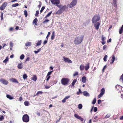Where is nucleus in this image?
<instances>
[{"label": "nucleus", "instance_id": "obj_20", "mask_svg": "<svg viewBox=\"0 0 123 123\" xmlns=\"http://www.w3.org/2000/svg\"><path fill=\"white\" fill-rule=\"evenodd\" d=\"M90 64L88 63L87 64V65L85 67V69L86 71H87L90 68L89 66Z\"/></svg>", "mask_w": 123, "mask_h": 123}, {"label": "nucleus", "instance_id": "obj_61", "mask_svg": "<svg viewBox=\"0 0 123 123\" xmlns=\"http://www.w3.org/2000/svg\"><path fill=\"white\" fill-rule=\"evenodd\" d=\"M107 46L106 45H104L103 47V49L104 50H105Z\"/></svg>", "mask_w": 123, "mask_h": 123}, {"label": "nucleus", "instance_id": "obj_33", "mask_svg": "<svg viewBox=\"0 0 123 123\" xmlns=\"http://www.w3.org/2000/svg\"><path fill=\"white\" fill-rule=\"evenodd\" d=\"M37 79V76L36 75H34L32 78V80H34V81H36Z\"/></svg>", "mask_w": 123, "mask_h": 123}, {"label": "nucleus", "instance_id": "obj_29", "mask_svg": "<svg viewBox=\"0 0 123 123\" xmlns=\"http://www.w3.org/2000/svg\"><path fill=\"white\" fill-rule=\"evenodd\" d=\"M42 41L41 40H40L39 41H38L37 43H36V45L37 46H39L40 45Z\"/></svg>", "mask_w": 123, "mask_h": 123}, {"label": "nucleus", "instance_id": "obj_11", "mask_svg": "<svg viewBox=\"0 0 123 123\" xmlns=\"http://www.w3.org/2000/svg\"><path fill=\"white\" fill-rule=\"evenodd\" d=\"M74 116L80 120L82 121L83 120V119L80 116L78 115L77 114H75L74 115Z\"/></svg>", "mask_w": 123, "mask_h": 123}, {"label": "nucleus", "instance_id": "obj_43", "mask_svg": "<svg viewBox=\"0 0 123 123\" xmlns=\"http://www.w3.org/2000/svg\"><path fill=\"white\" fill-rule=\"evenodd\" d=\"M119 80L120 81L122 80L123 82V74L121 76L120 78L119 79Z\"/></svg>", "mask_w": 123, "mask_h": 123}, {"label": "nucleus", "instance_id": "obj_13", "mask_svg": "<svg viewBox=\"0 0 123 123\" xmlns=\"http://www.w3.org/2000/svg\"><path fill=\"white\" fill-rule=\"evenodd\" d=\"M100 25V23L99 22H97L94 24V25L96 29L98 30Z\"/></svg>", "mask_w": 123, "mask_h": 123}, {"label": "nucleus", "instance_id": "obj_22", "mask_svg": "<svg viewBox=\"0 0 123 123\" xmlns=\"http://www.w3.org/2000/svg\"><path fill=\"white\" fill-rule=\"evenodd\" d=\"M6 96L7 98H9L11 100L13 99V98L10 95L8 94L6 95Z\"/></svg>", "mask_w": 123, "mask_h": 123}, {"label": "nucleus", "instance_id": "obj_47", "mask_svg": "<svg viewBox=\"0 0 123 123\" xmlns=\"http://www.w3.org/2000/svg\"><path fill=\"white\" fill-rule=\"evenodd\" d=\"M78 75V73L77 72H75L73 76H77Z\"/></svg>", "mask_w": 123, "mask_h": 123}, {"label": "nucleus", "instance_id": "obj_40", "mask_svg": "<svg viewBox=\"0 0 123 123\" xmlns=\"http://www.w3.org/2000/svg\"><path fill=\"white\" fill-rule=\"evenodd\" d=\"M41 49V48L38 49L37 51L35 50L34 51V52L36 54L37 53L39 52L40 51Z\"/></svg>", "mask_w": 123, "mask_h": 123}, {"label": "nucleus", "instance_id": "obj_36", "mask_svg": "<svg viewBox=\"0 0 123 123\" xmlns=\"http://www.w3.org/2000/svg\"><path fill=\"white\" fill-rule=\"evenodd\" d=\"M18 67L19 69H21L22 68V65L21 64H19L18 66Z\"/></svg>", "mask_w": 123, "mask_h": 123}, {"label": "nucleus", "instance_id": "obj_16", "mask_svg": "<svg viewBox=\"0 0 123 123\" xmlns=\"http://www.w3.org/2000/svg\"><path fill=\"white\" fill-rule=\"evenodd\" d=\"M115 59V56L114 55H112V59H111V64H112L114 62V61Z\"/></svg>", "mask_w": 123, "mask_h": 123}, {"label": "nucleus", "instance_id": "obj_51", "mask_svg": "<svg viewBox=\"0 0 123 123\" xmlns=\"http://www.w3.org/2000/svg\"><path fill=\"white\" fill-rule=\"evenodd\" d=\"M39 5L38 6V8H40L42 5V3L41 1H39Z\"/></svg>", "mask_w": 123, "mask_h": 123}, {"label": "nucleus", "instance_id": "obj_38", "mask_svg": "<svg viewBox=\"0 0 123 123\" xmlns=\"http://www.w3.org/2000/svg\"><path fill=\"white\" fill-rule=\"evenodd\" d=\"M25 105L26 106H28L29 105V103L28 101H25L24 102Z\"/></svg>", "mask_w": 123, "mask_h": 123}, {"label": "nucleus", "instance_id": "obj_37", "mask_svg": "<svg viewBox=\"0 0 123 123\" xmlns=\"http://www.w3.org/2000/svg\"><path fill=\"white\" fill-rule=\"evenodd\" d=\"M24 13L25 17H26L28 15L27 12V11L25 10L24 11Z\"/></svg>", "mask_w": 123, "mask_h": 123}, {"label": "nucleus", "instance_id": "obj_41", "mask_svg": "<svg viewBox=\"0 0 123 123\" xmlns=\"http://www.w3.org/2000/svg\"><path fill=\"white\" fill-rule=\"evenodd\" d=\"M27 77V75L25 74H24L23 75V78L24 79H26Z\"/></svg>", "mask_w": 123, "mask_h": 123}, {"label": "nucleus", "instance_id": "obj_5", "mask_svg": "<svg viewBox=\"0 0 123 123\" xmlns=\"http://www.w3.org/2000/svg\"><path fill=\"white\" fill-rule=\"evenodd\" d=\"M77 0H73L72 2L69 5V7L71 8L74 7L76 4Z\"/></svg>", "mask_w": 123, "mask_h": 123}, {"label": "nucleus", "instance_id": "obj_44", "mask_svg": "<svg viewBox=\"0 0 123 123\" xmlns=\"http://www.w3.org/2000/svg\"><path fill=\"white\" fill-rule=\"evenodd\" d=\"M79 91L77 92V95H79L80 93H82V92L81 91L80 89H79Z\"/></svg>", "mask_w": 123, "mask_h": 123}, {"label": "nucleus", "instance_id": "obj_48", "mask_svg": "<svg viewBox=\"0 0 123 123\" xmlns=\"http://www.w3.org/2000/svg\"><path fill=\"white\" fill-rule=\"evenodd\" d=\"M45 8V7L44 6H43L42 7V8L40 11V12L41 13L43 11L44 9Z\"/></svg>", "mask_w": 123, "mask_h": 123}, {"label": "nucleus", "instance_id": "obj_59", "mask_svg": "<svg viewBox=\"0 0 123 123\" xmlns=\"http://www.w3.org/2000/svg\"><path fill=\"white\" fill-rule=\"evenodd\" d=\"M50 34V32H49L48 33V35L46 37V39H47V40L48 39V37H49V35Z\"/></svg>", "mask_w": 123, "mask_h": 123}, {"label": "nucleus", "instance_id": "obj_52", "mask_svg": "<svg viewBox=\"0 0 123 123\" xmlns=\"http://www.w3.org/2000/svg\"><path fill=\"white\" fill-rule=\"evenodd\" d=\"M103 94H101V93H100V94L98 95V98H100L103 95Z\"/></svg>", "mask_w": 123, "mask_h": 123}, {"label": "nucleus", "instance_id": "obj_45", "mask_svg": "<svg viewBox=\"0 0 123 123\" xmlns=\"http://www.w3.org/2000/svg\"><path fill=\"white\" fill-rule=\"evenodd\" d=\"M96 98H95L93 100L92 103L93 104H94L96 102Z\"/></svg>", "mask_w": 123, "mask_h": 123}, {"label": "nucleus", "instance_id": "obj_10", "mask_svg": "<svg viewBox=\"0 0 123 123\" xmlns=\"http://www.w3.org/2000/svg\"><path fill=\"white\" fill-rule=\"evenodd\" d=\"M0 81L2 83L5 85H7L8 83V82L7 81L2 78L0 79Z\"/></svg>", "mask_w": 123, "mask_h": 123}, {"label": "nucleus", "instance_id": "obj_50", "mask_svg": "<svg viewBox=\"0 0 123 123\" xmlns=\"http://www.w3.org/2000/svg\"><path fill=\"white\" fill-rule=\"evenodd\" d=\"M106 39V38L105 37H104L103 36V35L102 37V38H101V40L102 41H104Z\"/></svg>", "mask_w": 123, "mask_h": 123}, {"label": "nucleus", "instance_id": "obj_62", "mask_svg": "<svg viewBox=\"0 0 123 123\" xmlns=\"http://www.w3.org/2000/svg\"><path fill=\"white\" fill-rule=\"evenodd\" d=\"M97 111V107H95L94 109V111L95 112H96Z\"/></svg>", "mask_w": 123, "mask_h": 123}, {"label": "nucleus", "instance_id": "obj_7", "mask_svg": "<svg viewBox=\"0 0 123 123\" xmlns=\"http://www.w3.org/2000/svg\"><path fill=\"white\" fill-rule=\"evenodd\" d=\"M50 1L53 4L56 5L59 4L60 3V0H51Z\"/></svg>", "mask_w": 123, "mask_h": 123}, {"label": "nucleus", "instance_id": "obj_18", "mask_svg": "<svg viewBox=\"0 0 123 123\" xmlns=\"http://www.w3.org/2000/svg\"><path fill=\"white\" fill-rule=\"evenodd\" d=\"M81 80L82 82L83 83H85L86 82V77L84 76L83 77Z\"/></svg>", "mask_w": 123, "mask_h": 123}, {"label": "nucleus", "instance_id": "obj_6", "mask_svg": "<svg viewBox=\"0 0 123 123\" xmlns=\"http://www.w3.org/2000/svg\"><path fill=\"white\" fill-rule=\"evenodd\" d=\"M77 0H73L72 2L69 5V7L71 8L74 7L76 4Z\"/></svg>", "mask_w": 123, "mask_h": 123}, {"label": "nucleus", "instance_id": "obj_54", "mask_svg": "<svg viewBox=\"0 0 123 123\" xmlns=\"http://www.w3.org/2000/svg\"><path fill=\"white\" fill-rule=\"evenodd\" d=\"M3 12L1 14L0 17L1 20H3Z\"/></svg>", "mask_w": 123, "mask_h": 123}, {"label": "nucleus", "instance_id": "obj_32", "mask_svg": "<svg viewBox=\"0 0 123 123\" xmlns=\"http://www.w3.org/2000/svg\"><path fill=\"white\" fill-rule=\"evenodd\" d=\"M31 44V43L30 42H28L25 43V46H29Z\"/></svg>", "mask_w": 123, "mask_h": 123}, {"label": "nucleus", "instance_id": "obj_49", "mask_svg": "<svg viewBox=\"0 0 123 123\" xmlns=\"http://www.w3.org/2000/svg\"><path fill=\"white\" fill-rule=\"evenodd\" d=\"M8 58L7 57L3 61V62L4 63L7 62L8 61Z\"/></svg>", "mask_w": 123, "mask_h": 123}, {"label": "nucleus", "instance_id": "obj_15", "mask_svg": "<svg viewBox=\"0 0 123 123\" xmlns=\"http://www.w3.org/2000/svg\"><path fill=\"white\" fill-rule=\"evenodd\" d=\"M57 82V81L56 80H51L49 84L52 85L56 84Z\"/></svg>", "mask_w": 123, "mask_h": 123}, {"label": "nucleus", "instance_id": "obj_27", "mask_svg": "<svg viewBox=\"0 0 123 123\" xmlns=\"http://www.w3.org/2000/svg\"><path fill=\"white\" fill-rule=\"evenodd\" d=\"M77 81V79H74L72 83V86H74V84Z\"/></svg>", "mask_w": 123, "mask_h": 123}, {"label": "nucleus", "instance_id": "obj_31", "mask_svg": "<svg viewBox=\"0 0 123 123\" xmlns=\"http://www.w3.org/2000/svg\"><path fill=\"white\" fill-rule=\"evenodd\" d=\"M55 37V32L53 31L52 33V35L51 36V39L53 40L54 39Z\"/></svg>", "mask_w": 123, "mask_h": 123}, {"label": "nucleus", "instance_id": "obj_14", "mask_svg": "<svg viewBox=\"0 0 123 123\" xmlns=\"http://www.w3.org/2000/svg\"><path fill=\"white\" fill-rule=\"evenodd\" d=\"M37 18H35L33 20L32 23L33 24H35V25L37 26Z\"/></svg>", "mask_w": 123, "mask_h": 123}, {"label": "nucleus", "instance_id": "obj_8", "mask_svg": "<svg viewBox=\"0 0 123 123\" xmlns=\"http://www.w3.org/2000/svg\"><path fill=\"white\" fill-rule=\"evenodd\" d=\"M7 3L6 2H5L3 3L0 7V9L1 10H3L6 6Z\"/></svg>", "mask_w": 123, "mask_h": 123}, {"label": "nucleus", "instance_id": "obj_53", "mask_svg": "<svg viewBox=\"0 0 123 123\" xmlns=\"http://www.w3.org/2000/svg\"><path fill=\"white\" fill-rule=\"evenodd\" d=\"M53 71H51L49 72L47 74V76H49L52 73V72H53Z\"/></svg>", "mask_w": 123, "mask_h": 123}, {"label": "nucleus", "instance_id": "obj_2", "mask_svg": "<svg viewBox=\"0 0 123 123\" xmlns=\"http://www.w3.org/2000/svg\"><path fill=\"white\" fill-rule=\"evenodd\" d=\"M69 81V79L68 78H63L62 79L61 82L63 85L66 86L68 84Z\"/></svg>", "mask_w": 123, "mask_h": 123}, {"label": "nucleus", "instance_id": "obj_34", "mask_svg": "<svg viewBox=\"0 0 123 123\" xmlns=\"http://www.w3.org/2000/svg\"><path fill=\"white\" fill-rule=\"evenodd\" d=\"M43 92L41 91H39L37 92L36 95L38 96L39 94H42L43 93Z\"/></svg>", "mask_w": 123, "mask_h": 123}, {"label": "nucleus", "instance_id": "obj_12", "mask_svg": "<svg viewBox=\"0 0 123 123\" xmlns=\"http://www.w3.org/2000/svg\"><path fill=\"white\" fill-rule=\"evenodd\" d=\"M117 90L119 92L122 89V86L118 85H117L115 86Z\"/></svg>", "mask_w": 123, "mask_h": 123}, {"label": "nucleus", "instance_id": "obj_25", "mask_svg": "<svg viewBox=\"0 0 123 123\" xmlns=\"http://www.w3.org/2000/svg\"><path fill=\"white\" fill-rule=\"evenodd\" d=\"M105 92V90L104 88H103L101 89L100 91V93H101L103 95H104Z\"/></svg>", "mask_w": 123, "mask_h": 123}, {"label": "nucleus", "instance_id": "obj_4", "mask_svg": "<svg viewBox=\"0 0 123 123\" xmlns=\"http://www.w3.org/2000/svg\"><path fill=\"white\" fill-rule=\"evenodd\" d=\"M22 120L24 122L27 123L29 122V116L27 114L24 115L22 117Z\"/></svg>", "mask_w": 123, "mask_h": 123}, {"label": "nucleus", "instance_id": "obj_30", "mask_svg": "<svg viewBox=\"0 0 123 123\" xmlns=\"http://www.w3.org/2000/svg\"><path fill=\"white\" fill-rule=\"evenodd\" d=\"M11 80H12V81L13 82H14L15 83H18V81L16 79H15L12 78V79Z\"/></svg>", "mask_w": 123, "mask_h": 123}, {"label": "nucleus", "instance_id": "obj_39", "mask_svg": "<svg viewBox=\"0 0 123 123\" xmlns=\"http://www.w3.org/2000/svg\"><path fill=\"white\" fill-rule=\"evenodd\" d=\"M18 4L17 3L12 4V6L13 7H15L18 6Z\"/></svg>", "mask_w": 123, "mask_h": 123}, {"label": "nucleus", "instance_id": "obj_21", "mask_svg": "<svg viewBox=\"0 0 123 123\" xmlns=\"http://www.w3.org/2000/svg\"><path fill=\"white\" fill-rule=\"evenodd\" d=\"M83 94L86 96H90L89 94L86 91L84 92H83Z\"/></svg>", "mask_w": 123, "mask_h": 123}, {"label": "nucleus", "instance_id": "obj_35", "mask_svg": "<svg viewBox=\"0 0 123 123\" xmlns=\"http://www.w3.org/2000/svg\"><path fill=\"white\" fill-rule=\"evenodd\" d=\"M107 57L108 56L107 55H105L103 58V60L105 62L106 61Z\"/></svg>", "mask_w": 123, "mask_h": 123}, {"label": "nucleus", "instance_id": "obj_42", "mask_svg": "<svg viewBox=\"0 0 123 123\" xmlns=\"http://www.w3.org/2000/svg\"><path fill=\"white\" fill-rule=\"evenodd\" d=\"M24 55L23 54H22L21 55L20 57V58L21 60H23L24 59Z\"/></svg>", "mask_w": 123, "mask_h": 123}, {"label": "nucleus", "instance_id": "obj_63", "mask_svg": "<svg viewBox=\"0 0 123 123\" xmlns=\"http://www.w3.org/2000/svg\"><path fill=\"white\" fill-rule=\"evenodd\" d=\"M106 43V42L105 41V40L102 41L101 43L103 45L104 44Z\"/></svg>", "mask_w": 123, "mask_h": 123}, {"label": "nucleus", "instance_id": "obj_9", "mask_svg": "<svg viewBox=\"0 0 123 123\" xmlns=\"http://www.w3.org/2000/svg\"><path fill=\"white\" fill-rule=\"evenodd\" d=\"M64 61L66 62H67L68 63H72V61L71 60L69 59V58L65 57V56L63 57Z\"/></svg>", "mask_w": 123, "mask_h": 123}, {"label": "nucleus", "instance_id": "obj_3", "mask_svg": "<svg viewBox=\"0 0 123 123\" xmlns=\"http://www.w3.org/2000/svg\"><path fill=\"white\" fill-rule=\"evenodd\" d=\"M100 16L99 14H95L92 19V23H94L98 21L100 19Z\"/></svg>", "mask_w": 123, "mask_h": 123}, {"label": "nucleus", "instance_id": "obj_55", "mask_svg": "<svg viewBox=\"0 0 123 123\" xmlns=\"http://www.w3.org/2000/svg\"><path fill=\"white\" fill-rule=\"evenodd\" d=\"M10 44L11 47H12L13 46V44L12 41H11L10 42Z\"/></svg>", "mask_w": 123, "mask_h": 123}, {"label": "nucleus", "instance_id": "obj_28", "mask_svg": "<svg viewBox=\"0 0 123 123\" xmlns=\"http://www.w3.org/2000/svg\"><path fill=\"white\" fill-rule=\"evenodd\" d=\"M52 12V11H51V12H49L45 16V18H46L47 17H49L51 15V14Z\"/></svg>", "mask_w": 123, "mask_h": 123}, {"label": "nucleus", "instance_id": "obj_60", "mask_svg": "<svg viewBox=\"0 0 123 123\" xmlns=\"http://www.w3.org/2000/svg\"><path fill=\"white\" fill-rule=\"evenodd\" d=\"M39 14V12L38 11H36V13L35 14V16H38V15Z\"/></svg>", "mask_w": 123, "mask_h": 123}, {"label": "nucleus", "instance_id": "obj_1", "mask_svg": "<svg viewBox=\"0 0 123 123\" xmlns=\"http://www.w3.org/2000/svg\"><path fill=\"white\" fill-rule=\"evenodd\" d=\"M84 36L82 35L80 38L79 37H76L74 41V43L76 45H78L80 44L82 42Z\"/></svg>", "mask_w": 123, "mask_h": 123}, {"label": "nucleus", "instance_id": "obj_24", "mask_svg": "<svg viewBox=\"0 0 123 123\" xmlns=\"http://www.w3.org/2000/svg\"><path fill=\"white\" fill-rule=\"evenodd\" d=\"M94 119L93 120V122H96L98 121V120L97 119L98 118L97 116H94Z\"/></svg>", "mask_w": 123, "mask_h": 123}, {"label": "nucleus", "instance_id": "obj_46", "mask_svg": "<svg viewBox=\"0 0 123 123\" xmlns=\"http://www.w3.org/2000/svg\"><path fill=\"white\" fill-rule=\"evenodd\" d=\"M78 108L80 109H81L82 108V104H80L78 106Z\"/></svg>", "mask_w": 123, "mask_h": 123}, {"label": "nucleus", "instance_id": "obj_57", "mask_svg": "<svg viewBox=\"0 0 123 123\" xmlns=\"http://www.w3.org/2000/svg\"><path fill=\"white\" fill-rule=\"evenodd\" d=\"M110 115L109 114H107L105 117V118H108L110 117Z\"/></svg>", "mask_w": 123, "mask_h": 123}, {"label": "nucleus", "instance_id": "obj_56", "mask_svg": "<svg viewBox=\"0 0 123 123\" xmlns=\"http://www.w3.org/2000/svg\"><path fill=\"white\" fill-rule=\"evenodd\" d=\"M49 20H48L47 19H46L43 22V23H47L48 22H49Z\"/></svg>", "mask_w": 123, "mask_h": 123}, {"label": "nucleus", "instance_id": "obj_19", "mask_svg": "<svg viewBox=\"0 0 123 123\" xmlns=\"http://www.w3.org/2000/svg\"><path fill=\"white\" fill-rule=\"evenodd\" d=\"M67 8V6L66 5H64L60 9L63 12L65 10L66 8Z\"/></svg>", "mask_w": 123, "mask_h": 123}, {"label": "nucleus", "instance_id": "obj_58", "mask_svg": "<svg viewBox=\"0 0 123 123\" xmlns=\"http://www.w3.org/2000/svg\"><path fill=\"white\" fill-rule=\"evenodd\" d=\"M4 119V117L3 116H1L0 117V121H2Z\"/></svg>", "mask_w": 123, "mask_h": 123}, {"label": "nucleus", "instance_id": "obj_23", "mask_svg": "<svg viewBox=\"0 0 123 123\" xmlns=\"http://www.w3.org/2000/svg\"><path fill=\"white\" fill-rule=\"evenodd\" d=\"M84 68V67L83 65H81L80 67V70L83 71V70Z\"/></svg>", "mask_w": 123, "mask_h": 123}, {"label": "nucleus", "instance_id": "obj_26", "mask_svg": "<svg viewBox=\"0 0 123 123\" xmlns=\"http://www.w3.org/2000/svg\"><path fill=\"white\" fill-rule=\"evenodd\" d=\"M123 32V24L121 28L120 29L119 33L120 34L122 33Z\"/></svg>", "mask_w": 123, "mask_h": 123}, {"label": "nucleus", "instance_id": "obj_64", "mask_svg": "<svg viewBox=\"0 0 123 123\" xmlns=\"http://www.w3.org/2000/svg\"><path fill=\"white\" fill-rule=\"evenodd\" d=\"M66 99L64 98L62 100V102L63 103H65L66 102Z\"/></svg>", "mask_w": 123, "mask_h": 123}, {"label": "nucleus", "instance_id": "obj_17", "mask_svg": "<svg viewBox=\"0 0 123 123\" xmlns=\"http://www.w3.org/2000/svg\"><path fill=\"white\" fill-rule=\"evenodd\" d=\"M63 12L60 9L58 10L56 12L55 14H58L60 15Z\"/></svg>", "mask_w": 123, "mask_h": 123}]
</instances>
